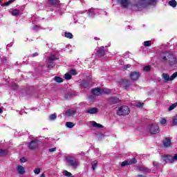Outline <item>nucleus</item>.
Returning a JSON list of instances; mask_svg holds the SVG:
<instances>
[{
    "mask_svg": "<svg viewBox=\"0 0 177 177\" xmlns=\"http://www.w3.org/2000/svg\"><path fill=\"white\" fill-rule=\"evenodd\" d=\"M161 62L165 63V64H169V66H175L176 64V57L175 55L170 53H164L160 55Z\"/></svg>",
    "mask_w": 177,
    "mask_h": 177,
    "instance_id": "nucleus-1",
    "label": "nucleus"
},
{
    "mask_svg": "<svg viewBox=\"0 0 177 177\" xmlns=\"http://www.w3.org/2000/svg\"><path fill=\"white\" fill-rule=\"evenodd\" d=\"M157 4V0H138L134 6L137 8V10H140L142 8H146L149 5L151 6H154Z\"/></svg>",
    "mask_w": 177,
    "mask_h": 177,
    "instance_id": "nucleus-2",
    "label": "nucleus"
},
{
    "mask_svg": "<svg viewBox=\"0 0 177 177\" xmlns=\"http://www.w3.org/2000/svg\"><path fill=\"white\" fill-rule=\"evenodd\" d=\"M129 113H131V109H129V107L127 105H123V106H120L118 109L116 113L118 115L125 116V115H128V114H129Z\"/></svg>",
    "mask_w": 177,
    "mask_h": 177,
    "instance_id": "nucleus-3",
    "label": "nucleus"
},
{
    "mask_svg": "<svg viewBox=\"0 0 177 177\" xmlns=\"http://www.w3.org/2000/svg\"><path fill=\"white\" fill-rule=\"evenodd\" d=\"M66 162L73 168H77L78 167V160L73 156H69L66 158Z\"/></svg>",
    "mask_w": 177,
    "mask_h": 177,
    "instance_id": "nucleus-4",
    "label": "nucleus"
},
{
    "mask_svg": "<svg viewBox=\"0 0 177 177\" xmlns=\"http://www.w3.org/2000/svg\"><path fill=\"white\" fill-rule=\"evenodd\" d=\"M162 79L164 80L165 82H169V81H174L175 78L177 77V72H175L173 73L171 77H169V75L168 73H162Z\"/></svg>",
    "mask_w": 177,
    "mask_h": 177,
    "instance_id": "nucleus-5",
    "label": "nucleus"
},
{
    "mask_svg": "<svg viewBox=\"0 0 177 177\" xmlns=\"http://www.w3.org/2000/svg\"><path fill=\"white\" fill-rule=\"evenodd\" d=\"M163 160L165 162H174L177 161V153L174 154V156L171 155H165L162 156Z\"/></svg>",
    "mask_w": 177,
    "mask_h": 177,
    "instance_id": "nucleus-6",
    "label": "nucleus"
},
{
    "mask_svg": "<svg viewBox=\"0 0 177 177\" xmlns=\"http://www.w3.org/2000/svg\"><path fill=\"white\" fill-rule=\"evenodd\" d=\"M149 132L152 135H156L160 132V128L157 124H150L149 125Z\"/></svg>",
    "mask_w": 177,
    "mask_h": 177,
    "instance_id": "nucleus-7",
    "label": "nucleus"
},
{
    "mask_svg": "<svg viewBox=\"0 0 177 177\" xmlns=\"http://www.w3.org/2000/svg\"><path fill=\"white\" fill-rule=\"evenodd\" d=\"M118 3H119L122 8L127 9V8L131 5V0H118Z\"/></svg>",
    "mask_w": 177,
    "mask_h": 177,
    "instance_id": "nucleus-8",
    "label": "nucleus"
},
{
    "mask_svg": "<svg viewBox=\"0 0 177 177\" xmlns=\"http://www.w3.org/2000/svg\"><path fill=\"white\" fill-rule=\"evenodd\" d=\"M39 146L38 140H32L28 145V149L30 150H35V149H37Z\"/></svg>",
    "mask_w": 177,
    "mask_h": 177,
    "instance_id": "nucleus-9",
    "label": "nucleus"
},
{
    "mask_svg": "<svg viewBox=\"0 0 177 177\" xmlns=\"http://www.w3.org/2000/svg\"><path fill=\"white\" fill-rule=\"evenodd\" d=\"M139 77H140V73L139 72L133 71L130 73V78L133 81L139 80Z\"/></svg>",
    "mask_w": 177,
    "mask_h": 177,
    "instance_id": "nucleus-10",
    "label": "nucleus"
},
{
    "mask_svg": "<svg viewBox=\"0 0 177 177\" xmlns=\"http://www.w3.org/2000/svg\"><path fill=\"white\" fill-rule=\"evenodd\" d=\"M138 162V160H136L135 158H133L130 160H125L122 162L121 167H126V165H132V164H136Z\"/></svg>",
    "mask_w": 177,
    "mask_h": 177,
    "instance_id": "nucleus-11",
    "label": "nucleus"
},
{
    "mask_svg": "<svg viewBox=\"0 0 177 177\" xmlns=\"http://www.w3.org/2000/svg\"><path fill=\"white\" fill-rule=\"evenodd\" d=\"M120 102V98L117 97H111L109 99L108 103L109 104H117V103Z\"/></svg>",
    "mask_w": 177,
    "mask_h": 177,
    "instance_id": "nucleus-12",
    "label": "nucleus"
},
{
    "mask_svg": "<svg viewBox=\"0 0 177 177\" xmlns=\"http://www.w3.org/2000/svg\"><path fill=\"white\" fill-rule=\"evenodd\" d=\"M17 171L18 172V174H19V175H24V174H26V169L24 168V167L19 165L17 167Z\"/></svg>",
    "mask_w": 177,
    "mask_h": 177,
    "instance_id": "nucleus-13",
    "label": "nucleus"
},
{
    "mask_svg": "<svg viewBox=\"0 0 177 177\" xmlns=\"http://www.w3.org/2000/svg\"><path fill=\"white\" fill-rule=\"evenodd\" d=\"M88 114H97L99 113V109L97 108H90L86 110Z\"/></svg>",
    "mask_w": 177,
    "mask_h": 177,
    "instance_id": "nucleus-14",
    "label": "nucleus"
},
{
    "mask_svg": "<svg viewBox=\"0 0 177 177\" xmlns=\"http://www.w3.org/2000/svg\"><path fill=\"white\" fill-rule=\"evenodd\" d=\"M91 93L95 96H99L100 95H102V89H100V88H93Z\"/></svg>",
    "mask_w": 177,
    "mask_h": 177,
    "instance_id": "nucleus-15",
    "label": "nucleus"
},
{
    "mask_svg": "<svg viewBox=\"0 0 177 177\" xmlns=\"http://www.w3.org/2000/svg\"><path fill=\"white\" fill-rule=\"evenodd\" d=\"M97 55L100 57H102V56H104L106 55V50H104V47H101L97 51Z\"/></svg>",
    "mask_w": 177,
    "mask_h": 177,
    "instance_id": "nucleus-16",
    "label": "nucleus"
},
{
    "mask_svg": "<svg viewBox=\"0 0 177 177\" xmlns=\"http://www.w3.org/2000/svg\"><path fill=\"white\" fill-rule=\"evenodd\" d=\"M163 145L165 147H169L171 146V139L165 138L163 140Z\"/></svg>",
    "mask_w": 177,
    "mask_h": 177,
    "instance_id": "nucleus-17",
    "label": "nucleus"
},
{
    "mask_svg": "<svg viewBox=\"0 0 177 177\" xmlns=\"http://www.w3.org/2000/svg\"><path fill=\"white\" fill-rule=\"evenodd\" d=\"M80 85L83 88H88L89 87V83L88 82H86V80L82 81V82L80 83Z\"/></svg>",
    "mask_w": 177,
    "mask_h": 177,
    "instance_id": "nucleus-18",
    "label": "nucleus"
},
{
    "mask_svg": "<svg viewBox=\"0 0 177 177\" xmlns=\"http://www.w3.org/2000/svg\"><path fill=\"white\" fill-rule=\"evenodd\" d=\"M140 171H142L145 174H150L151 172V169L147 168V167H141L140 168Z\"/></svg>",
    "mask_w": 177,
    "mask_h": 177,
    "instance_id": "nucleus-19",
    "label": "nucleus"
},
{
    "mask_svg": "<svg viewBox=\"0 0 177 177\" xmlns=\"http://www.w3.org/2000/svg\"><path fill=\"white\" fill-rule=\"evenodd\" d=\"M11 15L12 16H19V15H20V10H17V9L12 10L11 12Z\"/></svg>",
    "mask_w": 177,
    "mask_h": 177,
    "instance_id": "nucleus-20",
    "label": "nucleus"
},
{
    "mask_svg": "<svg viewBox=\"0 0 177 177\" xmlns=\"http://www.w3.org/2000/svg\"><path fill=\"white\" fill-rule=\"evenodd\" d=\"M96 10H96V9H94V8H91L90 10H88V16L90 17H92L93 16H94L95 15V12H96Z\"/></svg>",
    "mask_w": 177,
    "mask_h": 177,
    "instance_id": "nucleus-21",
    "label": "nucleus"
},
{
    "mask_svg": "<svg viewBox=\"0 0 177 177\" xmlns=\"http://www.w3.org/2000/svg\"><path fill=\"white\" fill-rule=\"evenodd\" d=\"M169 6H171V8H176L177 2L175 0H171L169 1Z\"/></svg>",
    "mask_w": 177,
    "mask_h": 177,
    "instance_id": "nucleus-22",
    "label": "nucleus"
},
{
    "mask_svg": "<svg viewBox=\"0 0 177 177\" xmlns=\"http://www.w3.org/2000/svg\"><path fill=\"white\" fill-rule=\"evenodd\" d=\"M66 115H68V117H73V115H74V114H75V111H73V110H68L66 112Z\"/></svg>",
    "mask_w": 177,
    "mask_h": 177,
    "instance_id": "nucleus-23",
    "label": "nucleus"
},
{
    "mask_svg": "<svg viewBox=\"0 0 177 177\" xmlns=\"http://www.w3.org/2000/svg\"><path fill=\"white\" fill-rule=\"evenodd\" d=\"M92 126L94 127V128H103V125L100 124H98L95 121H93L92 122Z\"/></svg>",
    "mask_w": 177,
    "mask_h": 177,
    "instance_id": "nucleus-24",
    "label": "nucleus"
},
{
    "mask_svg": "<svg viewBox=\"0 0 177 177\" xmlns=\"http://www.w3.org/2000/svg\"><path fill=\"white\" fill-rule=\"evenodd\" d=\"M56 118H57L56 113L51 114L48 117V120L50 121H55V120H56Z\"/></svg>",
    "mask_w": 177,
    "mask_h": 177,
    "instance_id": "nucleus-25",
    "label": "nucleus"
},
{
    "mask_svg": "<svg viewBox=\"0 0 177 177\" xmlns=\"http://www.w3.org/2000/svg\"><path fill=\"white\" fill-rule=\"evenodd\" d=\"M75 125V124L73 122H67L66 123V127L67 128H74Z\"/></svg>",
    "mask_w": 177,
    "mask_h": 177,
    "instance_id": "nucleus-26",
    "label": "nucleus"
},
{
    "mask_svg": "<svg viewBox=\"0 0 177 177\" xmlns=\"http://www.w3.org/2000/svg\"><path fill=\"white\" fill-rule=\"evenodd\" d=\"M92 169L93 171L96 169V167H97V160H94L91 162Z\"/></svg>",
    "mask_w": 177,
    "mask_h": 177,
    "instance_id": "nucleus-27",
    "label": "nucleus"
},
{
    "mask_svg": "<svg viewBox=\"0 0 177 177\" xmlns=\"http://www.w3.org/2000/svg\"><path fill=\"white\" fill-rule=\"evenodd\" d=\"M54 81H55V82L60 83V82H63V79L60 77L56 76L54 77Z\"/></svg>",
    "mask_w": 177,
    "mask_h": 177,
    "instance_id": "nucleus-28",
    "label": "nucleus"
},
{
    "mask_svg": "<svg viewBox=\"0 0 177 177\" xmlns=\"http://www.w3.org/2000/svg\"><path fill=\"white\" fill-rule=\"evenodd\" d=\"M8 154V150L6 149H0V157L1 156H6Z\"/></svg>",
    "mask_w": 177,
    "mask_h": 177,
    "instance_id": "nucleus-29",
    "label": "nucleus"
},
{
    "mask_svg": "<svg viewBox=\"0 0 177 177\" xmlns=\"http://www.w3.org/2000/svg\"><path fill=\"white\" fill-rule=\"evenodd\" d=\"M177 106V102L173 104H171L168 110L169 111H171V110H174Z\"/></svg>",
    "mask_w": 177,
    "mask_h": 177,
    "instance_id": "nucleus-30",
    "label": "nucleus"
},
{
    "mask_svg": "<svg viewBox=\"0 0 177 177\" xmlns=\"http://www.w3.org/2000/svg\"><path fill=\"white\" fill-rule=\"evenodd\" d=\"M66 38H69V39H73V34L71 32H65Z\"/></svg>",
    "mask_w": 177,
    "mask_h": 177,
    "instance_id": "nucleus-31",
    "label": "nucleus"
},
{
    "mask_svg": "<svg viewBox=\"0 0 177 177\" xmlns=\"http://www.w3.org/2000/svg\"><path fill=\"white\" fill-rule=\"evenodd\" d=\"M102 93H106V94L110 93V89H109V88H102V89H101V94Z\"/></svg>",
    "mask_w": 177,
    "mask_h": 177,
    "instance_id": "nucleus-32",
    "label": "nucleus"
},
{
    "mask_svg": "<svg viewBox=\"0 0 177 177\" xmlns=\"http://www.w3.org/2000/svg\"><path fill=\"white\" fill-rule=\"evenodd\" d=\"M48 60H51V61L57 60V57H56V55H52L48 57Z\"/></svg>",
    "mask_w": 177,
    "mask_h": 177,
    "instance_id": "nucleus-33",
    "label": "nucleus"
},
{
    "mask_svg": "<svg viewBox=\"0 0 177 177\" xmlns=\"http://www.w3.org/2000/svg\"><path fill=\"white\" fill-rule=\"evenodd\" d=\"M34 174H35V175H39V174H41V169L39 168L35 169Z\"/></svg>",
    "mask_w": 177,
    "mask_h": 177,
    "instance_id": "nucleus-34",
    "label": "nucleus"
},
{
    "mask_svg": "<svg viewBox=\"0 0 177 177\" xmlns=\"http://www.w3.org/2000/svg\"><path fill=\"white\" fill-rule=\"evenodd\" d=\"M145 46H151V41H144Z\"/></svg>",
    "mask_w": 177,
    "mask_h": 177,
    "instance_id": "nucleus-35",
    "label": "nucleus"
},
{
    "mask_svg": "<svg viewBox=\"0 0 177 177\" xmlns=\"http://www.w3.org/2000/svg\"><path fill=\"white\" fill-rule=\"evenodd\" d=\"M151 70V67L150 66H146L143 68L144 71H150Z\"/></svg>",
    "mask_w": 177,
    "mask_h": 177,
    "instance_id": "nucleus-36",
    "label": "nucleus"
},
{
    "mask_svg": "<svg viewBox=\"0 0 177 177\" xmlns=\"http://www.w3.org/2000/svg\"><path fill=\"white\" fill-rule=\"evenodd\" d=\"M64 78L65 80H71V75L70 73H66Z\"/></svg>",
    "mask_w": 177,
    "mask_h": 177,
    "instance_id": "nucleus-37",
    "label": "nucleus"
},
{
    "mask_svg": "<svg viewBox=\"0 0 177 177\" xmlns=\"http://www.w3.org/2000/svg\"><path fill=\"white\" fill-rule=\"evenodd\" d=\"M14 1L15 0H10V1H7L6 3H5L3 5H4V6H9V5H10V3H13Z\"/></svg>",
    "mask_w": 177,
    "mask_h": 177,
    "instance_id": "nucleus-38",
    "label": "nucleus"
},
{
    "mask_svg": "<svg viewBox=\"0 0 177 177\" xmlns=\"http://www.w3.org/2000/svg\"><path fill=\"white\" fill-rule=\"evenodd\" d=\"M53 67H55V64L53 62H49L48 64V68H53Z\"/></svg>",
    "mask_w": 177,
    "mask_h": 177,
    "instance_id": "nucleus-39",
    "label": "nucleus"
},
{
    "mask_svg": "<svg viewBox=\"0 0 177 177\" xmlns=\"http://www.w3.org/2000/svg\"><path fill=\"white\" fill-rule=\"evenodd\" d=\"M160 124L161 125H165V124H167V120L165 118H162L160 120Z\"/></svg>",
    "mask_w": 177,
    "mask_h": 177,
    "instance_id": "nucleus-40",
    "label": "nucleus"
},
{
    "mask_svg": "<svg viewBox=\"0 0 177 177\" xmlns=\"http://www.w3.org/2000/svg\"><path fill=\"white\" fill-rule=\"evenodd\" d=\"M69 73L72 75H77V71H75V69L71 70Z\"/></svg>",
    "mask_w": 177,
    "mask_h": 177,
    "instance_id": "nucleus-41",
    "label": "nucleus"
},
{
    "mask_svg": "<svg viewBox=\"0 0 177 177\" xmlns=\"http://www.w3.org/2000/svg\"><path fill=\"white\" fill-rule=\"evenodd\" d=\"M64 175L65 176H71V173H70L68 171L65 170V171H64Z\"/></svg>",
    "mask_w": 177,
    "mask_h": 177,
    "instance_id": "nucleus-42",
    "label": "nucleus"
},
{
    "mask_svg": "<svg viewBox=\"0 0 177 177\" xmlns=\"http://www.w3.org/2000/svg\"><path fill=\"white\" fill-rule=\"evenodd\" d=\"M49 2L52 4V5H56L57 3V0H48Z\"/></svg>",
    "mask_w": 177,
    "mask_h": 177,
    "instance_id": "nucleus-43",
    "label": "nucleus"
},
{
    "mask_svg": "<svg viewBox=\"0 0 177 177\" xmlns=\"http://www.w3.org/2000/svg\"><path fill=\"white\" fill-rule=\"evenodd\" d=\"M173 124L174 125H177V116L174 117L173 119Z\"/></svg>",
    "mask_w": 177,
    "mask_h": 177,
    "instance_id": "nucleus-44",
    "label": "nucleus"
},
{
    "mask_svg": "<svg viewBox=\"0 0 177 177\" xmlns=\"http://www.w3.org/2000/svg\"><path fill=\"white\" fill-rule=\"evenodd\" d=\"M1 63H6L8 62V58L3 57L1 60Z\"/></svg>",
    "mask_w": 177,
    "mask_h": 177,
    "instance_id": "nucleus-45",
    "label": "nucleus"
},
{
    "mask_svg": "<svg viewBox=\"0 0 177 177\" xmlns=\"http://www.w3.org/2000/svg\"><path fill=\"white\" fill-rule=\"evenodd\" d=\"M143 103H141V102H138L137 104H136V106L137 107H139L140 109L143 107Z\"/></svg>",
    "mask_w": 177,
    "mask_h": 177,
    "instance_id": "nucleus-46",
    "label": "nucleus"
},
{
    "mask_svg": "<svg viewBox=\"0 0 177 177\" xmlns=\"http://www.w3.org/2000/svg\"><path fill=\"white\" fill-rule=\"evenodd\" d=\"M48 151L50 153H53V151H56V147L49 149Z\"/></svg>",
    "mask_w": 177,
    "mask_h": 177,
    "instance_id": "nucleus-47",
    "label": "nucleus"
},
{
    "mask_svg": "<svg viewBox=\"0 0 177 177\" xmlns=\"http://www.w3.org/2000/svg\"><path fill=\"white\" fill-rule=\"evenodd\" d=\"M27 161V159L26 158L23 157L20 159V162H26Z\"/></svg>",
    "mask_w": 177,
    "mask_h": 177,
    "instance_id": "nucleus-48",
    "label": "nucleus"
},
{
    "mask_svg": "<svg viewBox=\"0 0 177 177\" xmlns=\"http://www.w3.org/2000/svg\"><path fill=\"white\" fill-rule=\"evenodd\" d=\"M33 30H34L35 31H38V30H39V27H38V26H35L33 27Z\"/></svg>",
    "mask_w": 177,
    "mask_h": 177,
    "instance_id": "nucleus-49",
    "label": "nucleus"
},
{
    "mask_svg": "<svg viewBox=\"0 0 177 177\" xmlns=\"http://www.w3.org/2000/svg\"><path fill=\"white\" fill-rule=\"evenodd\" d=\"M153 167H158V162H156V161H153Z\"/></svg>",
    "mask_w": 177,
    "mask_h": 177,
    "instance_id": "nucleus-50",
    "label": "nucleus"
},
{
    "mask_svg": "<svg viewBox=\"0 0 177 177\" xmlns=\"http://www.w3.org/2000/svg\"><path fill=\"white\" fill-rule=\"evenodd\" d=\"M13 89H17L19 88V86H17V84H15L14 86H12Z\"/></svg>",
    "mask_w": 177,
    "mask_h": 177,
    "instance_id": "nucleus-51",
    "label": "nucleus"
},
{
    "mask_svg": "<svg viewBox=\"0 0 177 177\" xmlns=\"http://www.w3.org/2000/svg\"><path fill=\"white\" fill-rule=\"evenodd\" d=\"M36 56H38V53H35L32 55V57H35Z\"/></svg>",
    "mask_w": 177,
    "mask_h": 177,
    "instance_id": "nucleus-52",
    "label": "nucleus"
},
{
    "mask_svg": "<svg viewBox=\"0 0 177 177\" xmlns=\"http://www.w3.org/2000/svg\"><path fill=\"white\" fill-rule=\"evenodd\" d=\"M129 67H131V65L130 64H128V65H126L124 66V68L127 69V68H129Z\"/></svg>",
    "mask_w": 177,
    "mask_h": 177,
    "instance_id": "nucleus-53",
    "label": "nucleus"
},
{
    "mask_svg": "<svg viewBox=\"0 0 177 177\" xmlns=\"http://www.w3.org/2000/svg\"><path fill=\"white\" fill-rule=\"evenodd\" d=\"M12 45H13V43H10V44H8L7 48H10V46H12Z\"/></svg>",
    "mask_w": 177,
    "mask_h": 177,
    "instance_id": "nucleus-54",
    "label": "nucleus"
},
{
    "mask_svg": "<svg viewBox=\"0 0 177 177\" xmlns=\"http://www.w3.org/2000/svg\"><path fill=\"white\" fill-rule=\"evenodd\" d=\"M3 113V110H2V108H0V114Z\"/></svg>",
    "mask_w": 177,
    "mask_h": 177,
    "instance_id": "nucleus-55",
    "label": "nucleus"
},
{
    "mask_svg": "<svg viewBox=\"0 0 177 177\" xmlns=\"http://www.w3.org/2000/svg\"><path fill=\"white\" fill-rule=\"evenodd\" d=\"M124 86H126V88H128V86H129V84H124Z\"/></svg>",
    "mask_w": 177,
    "mask_h": 177,
    "instance_id": "nucleus-56",
    "label": "nucleus"
},
{
    "mask_svg": "<svg viewBox=\"0 0 177 177\" xmlns=\"http://www.w3.org/2000/svg\"><path fill=\"white\" fill-rule=\"evenodd\" d=\"M40 177H45V174H42Z\"/></svg>",
    "mask_w": 177,
    "mask_h": 177,
    "instance_id": "nucleus-57",
    "label": "nucleus"
},
{
    "mask_svg": "<svg viewBox=\"0 0 177 177\" xmlns=\"http://www.w3.org/2000/svg\"><path fill=\"white\" fill-rule=\"evenodd\" d=\"M95 41H97V39H99L97 37H95Z\"/></svg>",
    "mask_w": 177,
    "mask_h": 177,
    "instance_id": "nucleus-58",
    "label": "nucleus"
},
{
    "mask_svg": "<svg viewBox=\"0 0 177 177\" xmlns=\"http://www.w3.org/2000/svg\"><path fill=\"white\" fill-rule=\"evenodd\" d=\"M2 3V0H0V4Z\"/></svg>",
    "mask_w": 177,
    "mask_h": 177,
    "instance_id": "nucleus-59",
    "label": "nucleus"
},
{
    "mask_svg": "<svg viewBox=\"0 0 177 177\" xmlns=\"http://www.w3.org/2000/svg\"><path fill=\"white\" fill-rule=\"evenodd\" d=\"M126 82H129V81H128V80H126Z\"/></svg>",
    "mask_w": 177,
    "mask_h": 177,
    "instance_id": "nucleus-60",
    "label": "nucleus"
},
{
    "mask_svg": "<svg viewBox=\"0 0 177 177\" xmlns=\"http://www.w3.org/2000/svg\"><path fill=\"white\" fill-rule=\"evenodd\" d=\"M152 172H154V170H152Z\"/></svg>",
    "mask_w": 177,
    "mask_h": 177,
    "instance_id": "nucleus-61",
    "label": "nucleus"
},
{
    "mask_svg": "<svg viewBox=\"0 0 177 177\" xmlns=\"http://www.w3.org/2000/svg\"><path fill=\"white\" fill-rule=\"evenodd\" d=\"M104 13H106V12H104Z\"/></svg>",
    "mask_w": 177,
    "mask_h": 177,
    "instance_id": "nucleus-62",
    "label": "nucleus"
}]
</instances>
